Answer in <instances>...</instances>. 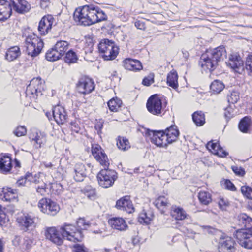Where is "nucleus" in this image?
Segmentation results:
<instances>
[{
	"label": "nucleus",
	"mask_w": 252,
	"mask_h": 252,
	"mask_svg": "<svg viewBox=\"0 0 252 252\" xmlns=\"http://www.w3.org/2000/svg\"><path fill=\"white\" fill-rule=\"evenodd\" d=\"M245 68L248 74L252 76V54L247 57L246 61Z\"/></svg>",
	"instance_id": "48"
},
{
	"label": "nucleus",
	"mask_w": 252,
	"mask_h": 252,
	"mask_svg": "<svg viewBox=\"0 0 252 252\" xmlns=\"http://www.w3.org/2000/svg\"><path fill=\"white\" fill-rule=\"evenodd\" d=\"M108 223L113 229L118 231H124L128 229V225L122 218H111L109 219Z\"/></svg>",
	"instance_id": "19"
},
{
	"label": "nucleus",
	"mask_w": 252,
	"mask_h": 252,
	"mask_svg": "<svg viewBox=\"0 0 252 252\" xmlns=\"http://www.w3.org/2000/svg\"><path fill=\"white\" fill-rule=\"evenodd\" d=\"M13 133L17 137L24 136L27 133V129L25 126H20L15 129Z\"/></svg>",
	"instance_id": "50"
},
{
	"label": "nucleus",
	"mask_w": 252,
	"mask_h": 252,
	"mask_svg": "<svg viewBox=\"0 0 252 252\" xmlns=\"http://www.w3.org/2000/svg\"><path fill=\"white\" fill-rule=\"evenodd\" d=\"M117 145L119 149L123 151H126L130 147L128 139L123 137H118Z\"/></svg>",
	"instance_id": "43"
},
{
	"label": "nucleus",
	"mask_w": 252,
	"mask_h": 252,
	"mask_svg": "<svg viewBox=\"0 0 252 252\" xmlns=\"http://www.w3.org/2000/svg\"><path fill=\"white\" fill-rule=\"evenodd\" d=\"M236 243L233 239L228 236H222L218 245L219 252H235Z\"/></svg>",
	"instance_id": "10"
},
{
	"label": "nucleus",
	"mask_w": 252,
	"mask_h": 252,
	"mask_svg": "<svg viewBox=\"0 0 252 252\" xmlns=\"http://www.w3.org/2000/svg\"><path fill=\"white\" fill-rule=\"evenodd\" d=\"M167 84L173 88L176 89L178 88V75L175 71L170 72L167 77Z\"/></svg>",
	"instance_id": "34"
},
{
	"label": "nucleus",
	"mask_w": 252,
	"mask_h": 252,
	"mask_svg": "<svg viewBox=\"0 0 252 252\" xmlns=\"http://www.w3.org/2000/svg\"><path fill=\"white\" fill-rule=\"evenodd\" d=\"M226 63L236 72L240 73L243 70V62L240 57L236 55H231Z\"/></svg>",
	"instance_id": "18"
},
{
	"label": "nucleus",
	"mask_w": 252,
	"mask_h": 252,
	"mask_svg": "<svg viewBox=\"0 0 252 252\" xmlns=\"http://www.w3.org/2000/svg\"><path fill=\"white\" fill-rule=\"evenodd\" d=\"M135 27L140 30H145V23L141 21L138 20L135 22Z\"/></svg>",
	"instance_id": "63"
},
{
	"label": "nucleus",
	"mask_w": 252,
	"mask_h": 252,
	"mask_svg": "<svg viewBox=\"0 0 252 252\" xmlns=\"http://www.w3.org/2000/svg\"><path fill=\"white\" fill-rule=\"evenodd\" d=\"M54 19L51 15L44 16L40 21L38 27L41 35H45L51 29Z\"/></svg>",
	"instance_id": "14"
},
{
	"label": "nucleus",
	"mask_w": 252,
	"mask_h": 252,
	"mask_svg": "<svg viewBox=\"0 0 252 252\" xmlns=\"http://www.w3.org/2000/svg\"><path fill=\"white\" fill-rule=\"evenodd\" d=\"M224 116L226 119H230L234 116V110L231 107H227L225 110Z\"/></svg>",
	"instance_id": "58"
},
{
	"label": "nucleus",
	"mask_w": 252,
	"mask_h": 252,
	"mask_svg": "<svg viewBox=\"0 0 252 252\" xmlns=\"http://www.w3.org/2000/svg\"><path fill=\"white\" fill-rule=\"evenodd\" d=\"M201 227L205 233H212L213 232L214 229L210 226L202 225Z\"/></svg>",
	"instance_id": "64"
},
{
	"label": "nucleus",
	"mask_w": 252,
	"mask_h": 252,
	"mask_svg": "<svg viewBox=\"0 0 252 252\" xmlns=\"http://www.w3.org/2000/svg\"><path fill=\"white\" fill-rule=\"evenodd\" d=\"M77 225L78 228L76 227V229L77 231H80L81 234L83 235L81 230H85L90 226V223L88 221H86L84 218H80L77 221Z\"/></svg>",
	"instance_id": "46"
},
{
	"label": "nucleus",
	"mask_w": 252,
	"mask_h": 252,
	"mask_svg": "<svg viewBox=\"0 0 252 252\" xmlns=\"http://www.w3.org/2000/svg\"><path fill=\"white\" fill-rule=\"evenodd\" d=\"M70 128L72 132L79 133L81 130V127L79 121L75 120L70 123Z\"/></svg>",
	"instance_id": "53"
},
{
	"label": "nucleus",
	"mask_w": 252,
	"mask_h": 252,
	"mask_svg": "<svg viewBox=\"0 0 252 252\" xmlns=\"http://www.w3.org/2000/svg\"><path fill=\"white\" fill-rule=\"evenodd\" d=\"M30 139L35 143L36 148L41 147L46 142V134L41 132H32L30 135Z\"/></svg>",
	"instance_id": "24"
},
{
	"label": "nucleus",
	"mask_w": 252,
	"mask_h": 252,
	"mask_svg": "<svg viewBox=\"0 0 252 252\" xmlns=\"http://www.w3.org/2000/svg\"><path fill=\"white\" fill-rule=\"evenodd\" d=\"M122 104V101L117 97L112 98L107 103L109 109L113 112L118 111Z\"/></svg>",
	"instance_id": "39"
},
{
	"label": "nucleus",
	"mask_w": 252,
	"mask_h": 252,
	"mask_svg": "<svg viewBox=\"0 0 252 252\" xmlns=\"http://www.w3.org/2000/svg\"><path fill=\"white\" fill-rule=\"evenodd\" d=\"M224 88L223 82L219 80H214L210 85V90L214 93L218 94L221 92Z\"/></svg>",
	"instance_id": "40"
},
{
	"label": "nucleus",
	"mask_w": 252,
	"mask_h": 252,
	"mask_svg": "<svg viewBox=\"0 0 252 252\" xmlns=\"http://www.w3.org/2000/svg\"><path fill=\"white\" fill-rule=\"evenodd\" d=\"M171 215L173 218L177 220H183L187 217L185 211L183 208L177 206L171 207Z\"/></svg>",
	"instance_id": "29"
},
{
	"label": "nucleus",
	"mask_w": 252,
	"mask_h": 252,
	"mask_svg": "<svg viewBox=\"0 0 252 252\" xmlns=\"http://www.w3.org/2000/svg\"><path fill=\"white\" fill-rule=\"evenodd\" d=\"M164 133L168 144L176 141L179 134V130L175 126H171L167 128Z\"/></svg>",
	"instance_id": "26"
},
{
	"label": "nucleus",
	"mask_w": 252,
	"mask_h": 252,
	"mask_svg": "<svg viewBox=\"0 0 252 252\" xmlns=\"http://www.w3.org/2000/svg\"><path fill=\"white\" fill-rule=\"evenodd\" d=\"M207 148L213 154L220 157H225L228 153L223 149L218 143H214L212 141L209 142L206 145Z\"/></svg>",
	"instance_id": "23"
},
{
	"label": "nucleus",
	"mask_w": 252,
	"mask_h": 252,
	"mask_svg": "<svg viewBox=\"0 0 252 252\" xmlns=\"http://www.w3.org/2000/svg\"><path fill=\"white\" fill-rule=\"evenodd\" d=\"M240 224L245 227V229H252V219L246 214H242L239 216Z\"/></svg>",
	"instance_id": "35"
},
{
	"label": "nucleus",
	"mask_w": 252,
	"mask_h": 252,
	"mask_svg": "<svg viewBox=\"0 0 252 252\" xmlns=\"http://www.w3.org/2000/svg\"><path fill=\"white\" fill-rule=\"evenodd\" d=\"M86 169L81 162L76 163L74 167V179L77 182L82 181L86 176Z\"/></svg>",
	"instance_id": "25"
},
{
	"label": "nucleus",
	"mask_w": 252,
	"mask_h": 252,
	"mask_svg": "<svg viewBox=\"0 0 252 252\" xmlns=\"http://www.w3.org/2000/svg\"><path fill=\"white\" fill-rule=\"evenodd\" d=\"M73 19L77 25L86 26L106 20L107 15L98 7L86 5L76 8Z\"/></svg>",
	"instance_id": "2"
},
{
	"label": "nucleus",
	"mask_w": 252,
	"mask_h": 252,
	"mask_svg": "<svg viewBox=\"0 0 252 252\" xmlns=\"http://www.w3.org/2000/svg\"><path fill=\"white\" fill-rule=\"evenodd\" d=\"M239 99V95L238 92L236 91L231 92L228 95L227 99L229 103L234 104L236 103Z\"/></svg>",
	"instance_id": "49"
},
{
	"label": "nucleus",
	"mask_w": 252,
	"mask_h": 252,
	"mask_svg": "<svg viewBox=\"0 0 252 252\" xmlns=\"http://www.w3.org/2000/svg\"><path fill=\"white\" fill-rule=\"evenodd\" d=\"M92 153L95 159L103 167H108L109 162L107 155L100 145H92Z\"/></svg>",
	"instance_id": "11"
},
{
	"label": "nucleus",
	"mask_w": 252,
	"mask_h": 252,
	"mask_svg": "<svg viewBox=\"0 0 252 252\" xmlns=\"http://www.w3.org/2000/svg\"><path fill=\"white\" fill-rule=\"evenodd\" d=\"M158 94L150 96L147 100L146 107L149 112L154 115H160L164 112L166 103Z\"/></svg>",
	"instance_id": "6"
},
{
	"label": "nucleus",
	"mask_w": 252,
	"mask_h": 252,
	"mask_svg": "<svg viewBox=\"0 0 252 252\" xmlns=\"http://www.w3.org/2000/svg\"><path fill=\"white\" fill-rule=\"evenodd\" d=\"M194 123L197 126H203L205 122L204 114L201 111L195 112L192 115Z\"/></svg>",
	"instance_id": "38"
},
{
	"label": "nucleus",
	"mask_w": 252,
	"mask_h": 252,
	"mask_svg": "<svg viewBox=\"0 0 252 252\" xmlns=\"http://www.w3.org/2000/svg\"><path fill=\"white\" fill-rule=\"evenodd\" d=\"M154 217L153 212L148 210L147 212L143 211L139 216L138 221L140 223L148 224L150 223Z\"/></svg>",
	"instance_id": "31"
},
{
	"label": "nucleus",
	"mask_w": 252,
	"mask_h": 252,
	"mask_svg": "<svg viewBox=\"0 0 252 252\" xmlns=\"http://www.w3.org/2000/svg\"><path fill=\"white\" fill-rule=\"evenodd\" d=\"M108 167H104L97 176L99 185L105 188L112 186L117 179V173L113 170L106 169Z\"/></svg>",
	"instance_id": "7"
},
{
	"label": "nucleus",
	"mask_w": 252,
	"mask_h": 252,
	"mask_svg": "<svg viewBox=\"0 0 252 252\" xmlns=\"http://www.w3.org/2000/svg\"><path fill=\"white\" fill-rule=\"evenodd\" d=\"M12 13L10 1L0 0V21L8 19Z\"/></svg>",
	"instance_id": "17"
},
{
	"label": "nucleus",
	"mask_w": 252,
	"mask_h": 252,
	"mask_svg": "<svg viewBox=\"0 0 252 252\" xmlns=\"http://www.w3.org/2000/svg\"><path fill=\"white\" fill-rule=\"evenodd\" d=\"M242 247H243L245 248L251 249H252V232L248 234L247 236V238L244 242L242 243V245H241Z\"/></svg>",
	"instance_id": "52"
},
{
	"label": "nucleus",
	"mask_w": 252,
	"mask_h": 252,
	"mask_svg": "<svg viewBox=\"0 0 252 252\" xmlns=\"http://www.w3.org/2000/svg\"><path fill=\"white\" fill-rule=\"evenodd\" d=\"M69 44L67 41L61 40L58 41L54 48L57 51L61 56L62 57L68 49Z\"/></svg>",
	"instance_id": "36"
},
{
	"label": "nucleus",
	"mask_w": 252,
	"mask_h": 252,
	"mask_svg": "<svg viewBox=\"0 0 252 252\" xmlns=\"http://www.w3.org/2000/svg\"><path fill=\"white\" fill-rule=\"evenodd\" d=\"M116 206L118 209L126 211L128 213H131L134 209L131 201L127 196L118 200L116 202Z\"/></svg>",
	"instance_id": "20"
},
{
	"label": "nucleus",
	"mask_w": 252,
	"mask_h": 252,
	"mask_svg": "<svg viewBox=\"0 0 252 252\" xmlns=\"http://www.w3.org/2000/svg\"><path fill=\"white\" fill-rule=\"evenodd\" d=\"M38 206L43 213L53 216L60 210L59 205L50 199H41L38 203Z\"/></svg>",
	"instance_id": "9"
},
{
	"label": "nucleus",
	"mask_w": 252,
	"mask_h": 252,
	"mask_svg": "<svg viewBox=\"0 0 252 252\" xmlns=\"http://www.w3.org/2000/svg\"><path fill=\"white\" fill-rule=\"evenodd\" d=\"M123 66L125 69L133 71H139L142 69L141 62L137 60L127 58L123 61Z\"/></svg>",
	"instance_id": "22"
},
{
	"label": "nucleus",
	"mask_w": 252,
	"mask_h": 252,
	"mask_svg": "<svg viewBox=\"0 0 252 252\" xmlns=\"http://www.w3.org/2000/svg\"><path fill=\"white\" fill-rule=\"evenodd\" d=\"M45 235L47 239L59 246L63 244V239L76 243L81 241L83 238V235L76 230L75 225L68 223H64L59 229L55 227L47 228Z\"/></svg>",
	"instance_id": "1"
},
{
	"label": "nucleus",
	"mask_w": 252,
	"mask_h": 252,
	"mask_svg": "<svg viewBox=\"0 0 252 252\" xmlns=\"http://www.w3.org/2000/svg\"><path fill=\"white\" fill-rule=\"evenodd\" d=\"M153 83H154L153 77L150 76L145 77L142 81V84L147 86L151 85Z\"/></svg>",
	"instance_id": "60"
},
{
	"label": "nucleus",
	"mask_w": 252,
	"mask_h": 252,
	"mask_svg": "<svg viewBox=\"0 0 252 252\" xmlns=\"http://www.w3.org/2000/svg\"><path fill=\"white\" fill-rule=\"evenodd\" d=\"M21 55V51L18 46H15L9 48L6 53L5 59L11 62L17 59Z\"/></svg>",
	"instance_id": "28"
},
{
	"label": "nucleus",
	"mask_w": 252,
	"mask_h": 252,
	"mask_svg": "<svg viewBox=\"0 0 252 252\" xmlns=\"http://www.w3.org/2000/svg\"><path fill=\"white\" fill-rule=\"evenodd\" d=\"M52 113L54 119L58 124H63L66 122L67 114L63 107L60 105L55 106L53 108Z\"/></svg>",
	"instance_id": "16"
},
{
	"label": "nucleus",
	"mask_w": 252,
	"mask_h": 252,
	"mask_svg": "<svg viewBox=\"0 0 252 252\" xmlns=\"http://www.w3.org/2000/svg\"><path fill=\"white\" fill-rule=\"evenodd\" d=\"M147 134L150 136L151 142L158 147H165L168 144L163 131L150 130Z\"/></svg>",
	"instance_id": "12"
},
{
	"label": "nucleus",
	"mask_w": 252,
	"mask_h": 252,
	"mask_svg": "<svg viewBox=\"0 0 252 252\" xmlns=\"http://www.w3.org/2000/svg\"><path fill=\"white\" fill-rule=\"evenodd\" d=\"M251 124L252 121L250 118L248 116H246L240 122L239 128L241 131L247 133L249 131Z\"/></svg>",
	"instance_id": "37"
},
{
	"label": "nucleus",
	"mask_w": 252,
	"mask_h": 252,
	"mask_svg": "<svg viewBox=\"0 0 252 252\" xmlns=\"http://www.w3.org/2000/svg\"><path fill=\"white\" fill-rule=\"evenodd\" d=\"M200 203L204 205H208L212 201L211 195L207 191H201L198 195Z\"/></svg>",
	"instance_id": "42"
},
{
	"label": "nucleus",
	"mask_w": 252,
	"mask_h": 252,
	"mask_svg": "<svg viewBox=\"0 0 252 252\" xmlns=\"http://www.w3.org/2000/svg\"><path fill=\"white\" fill-rule=\"evenodd\" d=\"M17 221L22 226L28 229L30 227L34 226V219L29 215H24L17 219Z\"/></svg>",
	"instance_id": "32"
},
{
	"label": "nucleus",
	"mask_w": 252,
	"mask_h": 252,
	"mask_svg": "<svg viewBox=\"0 0 252 252\" xmlns=\"http://www.w3.org/2000/svg\"><path fill=\"white\" fill-rule=\"evenodd\" d=\"M242 194L249 199H252V189L249 186H244L241 189Z\"/></svg>",
	"instance_id": "51"
},
{
	"label": "nucleus",
	"mask_w": 252,
	"mask_h": 252,
	"mask_svg": "<svg viewBox=\"0 0 252 252\" xmlns=\"http://www.w3.org/2000/svg\"><path fill=\"white\" fill-rule=\"evenodd\" d=\"M44 82L40 78H34L31 81L28 86L26 94L27 95H32L33 98H36L38 96L42 94V92L44 90Z\"/></svg>",
	"instance_id": "8"
},
{
	"label": "nucleus",
	"mask_w": 252,
	"mask_h": 252,
	"mask_svg": "<svg viewBox=\"0 0 252 252\" xmlns=\"http://www.w3.org/2000/svg\"><path fill=\"white\" fill-rule=\"evenodd\" d=\"M11 158L8 156L0 157V171L3 173H7L10 171L12 168Z\"/></svg>",
	"instance_id": "27"
},
{
	"label": "nucleus",
	"mask_w": 252,
	"mask_h": 252,
	"mask_svg": "<svg viewBox=\"0 0 252 252\" xmlns=\"http://www.w3.org/2000/svg\"><path fill=\"white\" fill-rule=\"evenodd\" d=\"M251 231L248 229L243 228L236 231L234 234V237L240 245H242V242H244V241L247 239V236Z\"/></svg>",
	"instance_id": "33"
},
{
	"label": "nucleus",
	"mask_w": 252,
	"mask_h": 252,
	"mask_svg": "<svg viewBox=\"0 0 252 252\" xmlns=\"http://www.w3.org/2000/svg\"><path fill=\"white\" fill-rule=\"evenodd\" d=\"M154 204L157 208L161 210V213H164V209L169 206V202L164 196H160L155 199Z\"/></svg>",
	"instance_id": "30"
},
{
	"label": "nucleus",
	"mask_w": 252,
	"mask_h": 252,
	"mask_svg": "<svg viewBox=\"0 0 252 252\" xmlns=\"http://www.w3.org/2000/svg\"><path fill=\"white\" fill-rule=\"evenodd\" d=\"M218 205L220 209L225 210L229 206V202L227 199L221 198L218 202Z\"/></svg>",
	"instance_id": "54"
},
{
	"label": "nucleus",
	"mask_w": 252,
	"mask_h": 252,
	"mask_svg": "<svg viewBox=\"0 0 252 252\" xmlns=\"http://www.w3.org/2000/svg\"><path fill=\"white\" fill-rule=\"evenodd\" d=\"M74 252H88L87 249L83 245L76 244L74 246Z\"/></svg>",
	"instance_id": "59"
},
{
	"label": "nucleus",
	"mask_w": 252,
	"mask_h": 252,
	"mask_svg": "<svg viewBox=\"0 0 252 252\" xmlns=\"http://www.w3.org/2000/svg\"><path fill=\"white\" fill-rule=\"evenodd\" d=\"M35 183L39 184L35 187L37 193L41 195H44L48 189L46 184L44 182L40 183L39 180H35Z\"/></svg>",
	"instance_id": "45"
},
{
	"label": "nucleus",
	"mask_w": 252,
	"mask_h": 252,
	"mask_svg": "<svg viewBox=\"0 0 252 252\" xmlns=\"http://www.w3.org/2000/svg\"><path fill=\"white\" fill-rule=\"evenodd\" d=\"M233 171L235 173V174L237 175H239L240 176H243L244 175L245 172L243 168L241 167H238L237 166H233L231 167Z\"/></svg>",
	"instance_id": "56"
},
{
	"label": "nucleus",
	"mask_w": 252,
	"mask_h": 252,
	"mask_svg": "<svg viewBox=\"0 0 252 252\" xmlns=\"http://www.w3.org/2000/svg\"><path fill=\"white\" fill-rule=\"evenodd\" d=\"M78 57L76 53L72 50H69L65 54L64 58L65 63L68 64L74 63L77 62Z\"/></svg>",
	"instance_id": "41"
},
{
	"label": "nucleus",
	"mask_w": 252,
	"mask_h": 252,
	"mask_svg": "<svg viewBox=\"0 0 252 252\" xmlns=\"http://www.w3.org/2000/svg\"><path fill=\"white\" fill-rule=\"evenodd\" d=\"M119 48L115 43L107 39L102 40L98 44V50L104 60L115 59L119 53Z\"/></svg>",
	"instance_id": "4"
},
{
	"label": "nucleus",
	"mask_w": 252,
	"mask_h": 252,
	"mask_svg": "<svg viewBox=\"0 0 252 252\" xmlns=\"http://www.w3.org/2000/svg\"><path fill=\"white\" fill-rule=\"evenodd\" d=\"M7 220V218H6V214L1 211L0 212V225L2 226L4 225Z\"/></svg>",
	"instance_id": "62"
},
{
	"label": "nucleus",
	"mask_w": 252,
	"mask_h": 252,
	"mask_svg": "<svg viewBox=\"0 0 252 252\" xmlns=\"http://www.w3.org/2000/svg\"><path fill=\"white\" fill-rule=\"evenodd\" d=\"M50 190L53 193L59 194L63 191V188L60 184L55 183L51 185Z\"/></svg>",
	"instance_id": "47"
},
{
	"label": "nucleus",
	"mask_w": 252,
	"mask_h": 252,
	"mask_svg": "<svg viewBox=\"0 0 252 252\" xmlns=\"http://www.w3.org/2000/svg\"><path fill=\"white\" fill-rule=\"evenodd\" d=\"M13 10L19 14H25L30 11L31 4L26 0H9Z\"/></svg>",
	"instance_id": "15"
},
{
	"label": "nucleus",
	"mask_w": 252,
	"mask_h": 252,
	"mask_svg": "<svg viewBox=\"0 0 252 252\" xmlns=\"http://www.w3.org/2000/svg\"><path fill=\"white\" fill-rule=\"evenodd\" d=\"M78 91L83 94H89L94 89V82L88 77L81 78L77 84Z\"/></svg>",
	"instance_id": "13"
},
{
	"label": "nucleus",
	"mask_w": 252,
	"mask_h": 252,
	"mask_svg": "<svg viewBox=\"0 0 252 252\" xmlns=\"http://www.w3.org/2000/svg\"><path fill=\"white\" fill-rule=\"evenodd\" d=\"M1 199L6 201L16 200L18 197V191L10 187L3 188L0 194Z\"/></svg>",
	"instance_id": "21"
},
{
	"label": "nucleus",
	"mask_w": 252,
	"mask_h": 252,
	"mask_svg": "<svg viewBox=\"0 0 252 252\" xmlns=\"http://www.w3.org/2000/svg\"><path fill=\"white\" fill-rule=\"evenodd\" d=\"M225 188L231 191H235L236 187L234 184L229 180H226L224 182Z\"/></svg>",
	"instance_id": "57"
},
{
	"label": "nucleus",
	"mask_w": 252,
	"mask_h": 252,
	"mask_svg": "<svg viewBox=\"0 0 252 252\" xmlns=\"http://www.w3.org/2000/svg\"><path fill=\"white\" fill-rule=\"evenodd\" d=\"M226 57V50L223 46H220L213 49L207 50L202 55L200 63L204 70L212 71L216 68L219 63Z\"/></svg>",
	"instance_id": "3"
},
{
	"label": "nucleus",
	"mask_w": 252,
	"mask_h": 252,
	"mask_svg": "<svg viewBox=\"0 0 252 252\" xmlns=\"http://www.w3.org/2000/svg\"><path fill=\"white\" fill-rule=\"evenodd\" d=\"M84 192L88 198L92 199L95 196L94 190L92 189L91 187H86L84 189Z\"/></svg>",
	"instance_id": "55"
},
{
	"label": "nucleus",
	"mask_w": 252,
	"mask_h": 252,
	"mask_svg": "<svg viewBox=\"0 0 252 252\" xmlns=\"http://www.w3.org/2000/svg\"><path fill=\"white\" fill-rule=\"evenodd\" d=\"M32 247V241L30 240H25L23 243L22 250L23 251L27 250L30 249Z\"/></svg>",
	"instance_id": "61"
},
{
	"label": "nucleus",
	"mask_w": 252,
	"mask_h": 252,
	"mask_svg": "<svg viewBox=\"0 0 252 252\" xmlns=\"http://www.w3.org/2000/svg\"><path fill=\"white\" fill-rule=\"evenodd\" d=\"M26 52L32 57L38 55L44 45L43 41L34 34H29L25 39Z\"/></svg>",
	"instance_id": "5"
},
{
	"label": "nucleus",
	"mask_w": 252,
	"mask_h": 252,
	"mask_svg": "<svg viewBox=\"0 0 252 252\" xmlns=\"http://www.w3.org/2000/svg\"><path fill=\"white\" fill-rule=\"evenodd\" d=\"M61 57V55L54 48L48 50L46 54V58L49 61H55Z\"/></svg>",
	"instance_id": "44"
}]
</instances>
